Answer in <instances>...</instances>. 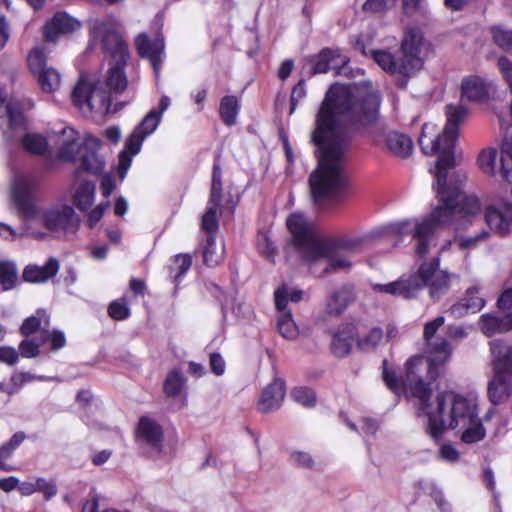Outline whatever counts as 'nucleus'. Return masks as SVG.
I'll return each instance as SVG.
<instances>
[{"label": "nucleus", "mask_w": 512, "mask_h": 512, "mask_svg": "<svg viewBox=\"0 0 512 512\" xmlns=\"http://www.w3.org/2000/svg\"><path fill=\"white\" fill-rule=\"evenodd\" d=\"M380 98L355 86L335 83L316 114L311 140L319 153L318 167L309 177L317 206L338 202L347 184L345 159L356 126L376 122Z\"/></svg>", "instance_id": "obj_1"}, {"label": "nucleus", "mask_w": 512, "mask_h": 512, "mask_svg": "<svg viewBox=\"0 0 512 512\" xmlns=\"http://www.w3.org/2000/svg\"><path fill=\"white\" fill-rule=\"evenodd\" d=\"M467 109L461 105L449 104L446 106L447 122L441 134L436 137V126L424 124L419 137V145L427 155H438L435 168L430 170L434 175L436 190L440 205L429 217L418 220H405L393 225L398 234H412L415 241V253L419 257L426 256L431 247L436 245L437 232L441 225L452 222L456 217L473 216L480 211V201L473 194H466L462 184L466 180L465 174L453 173L448 170L455 165L454 148L458 138L459 125L464 121Z\"/></svg>", "instance_id": "obj_2"}, {"label": "nucleus", "mask_w": 512, "mask_h": 512, "mask_svg": "<svg viewBox=\"0 0 512 512\" xmlns=\"http://www.w3.org/2000/svg\"><path fill=\"white\" fill-rule=\"evenodd\" d=\"M410 372L403 382L388 367V361L383 360V380L386 386L395 394L403 391L405 386L411 395L419 400L420 410L427 416L426 432L438 441L448 429H456L457 424L465 423L464 413H468L472 400L452 391L437 394L434 402H430L432 394L431 382L428 378L429 365L422 359L411 362Z\"/></svg>", "instance_id": "obj_3"}, {"label": "nucleus", "mask_w": 512, "mask_h": 512, "mask_svg": "<svg viewBox=\"0 0 512 512\" xmlns=\"http://www.w3.org/2000/svg\"><path fill=\"white\" fill-rule=\"evenodd\" d=\"M115 65L109 68L104 81H90L81 75L72 91L71 99L75 107L82 113L105 114L112 105V93H122L126 90L128 81L125 74L127 61L114 59Z\"/></svg>", "instance_id": "obj_4"}, {"label": "nucleus", "mask_w": 512, "mask_h": 512, "mask_svg": "<svg viewBox=\"0 0 512 512\" xmlns=\"http://www.w3.org/2000/svg\"><path fill=\"white\" fill-rule=\"evenodd\" d=\"M425 48L422 32L410 28L404 33L397 55L386 50H371L369 54L385 72L395 76L397 87L404 89L409 78L422 69V52Z\"/></svg>", "instance_id": "obj_5"}, {"label": "nucleus", "mask_w": 512, "mask_h": 512, "mask_svg": "<svg viewBox=\"0 0 512 512\" xmlns=\"http://www.w3.org/2000/svg\"><path fill=\"white\" fill-rule=\"evenodd\" d=\"M24 339L19 343L20 354L24 358H36L41 354V347L48 345V352H55L66 345L64 332L50 330V314L43 308L27 317L19 328Z\"/></svg>", "instance_id": "obj_6"}, {"label": "nucleus", "mask_w": 512, "mask_h": 512, "mask_svg": "<svg viewBox=\"0 0 512 512\" xmlns=\"http://www.w3.org/2000/svg\"><path fill=\"white\" fill-rule=\"evenodd\" d=\"M365 242L361 236H345L336 239H322L315 259L310 265V273L322 277L330 271L350 268L349 254L358 252Z\"/></svg>", "instance_id": "obj_7"}, {"label": "nucleus", "mask_w": 512, "mask_h": 512, "mask_svg": "<svg viewBox=\"0 0 512 512\" xmlns=\"http://www.w3.org/2000/svg\"><path fill=\"white\" fill-rule=\"evenodd\" d=\"M92 41H99L103 51L113 59L128 61L130 57L126 40L120 33L121 22L110 14L102 18L91 19L88 23Z\"/></svg>", "instance_id": "obj_8"}, {"label": "nucleus", "mask_w": 512, "mask_h": 512, "mask_svg": "<svg viewBox=\"0 0 512 512\" xmlns=\"http://www.w3.org/2000/svg\"><path fill=\"white\" fill-rule=\"evenodd\" d=\"M445 318L438 316L434 320L429 321L424 326L423 336L426 341L428 358L424 356H414L410 358L406 364V376L410 372V366H415L411 362L416 359H422L429 365L428 378L436 380L441 374V367L445 365L452 354V347L444 338H435L437 330L444 324Z\"/></svg>", "instance_id": "obj_9"}, {"label": "nucleus", "mask_w": 512, "mask_h": 512, "mask_svg": "<svg viewBox=\"0 0 512 512\" xmlns=\"http://www.w3.org/2000/svg\"><path fill=\"white\" fill-rule=\"evenodd\" d=\"M237 201L238 200L230 193L223 195L222 170L219 160L215 161L212 171L210 196L200 224L201 230L206 233V236L216 237L219 231V214L221 205L233 213L237 205Z\"/></svg>", "instance_id": "obj_10"}, {"label": "nucleus", "mask_w": 512, "mask_h": 512, "mask_svg": "<svg viewBox=\"0 0 512 512\" xmlns=\"http://www.w3.org/2000/svg\"><path fill=\"white\" fill-rule=\"evenodd\" d=\"M477 164L483 173L512 184V138L503 140L500 156L493 147L481 150Z\"/></svg>", "instance_id": "obj_11"}, {"label": "nucleus", "mask_w": 512, "mask_h": 512, "mask_svg": "<svg viewBox=\"0 0 512 512\" xmlns=\"http://www.w3.org/2000/svg\"><path fill=\"white\" fill-rule=\"evenodd\" d=\"M160 120L161 112L151 109L128 136L124 149L119 154L118 169L121 178L128 170L132 157L140 151L144 139L156 130Z\"/></svg>", "instance_id": "obj_12"}, {"label": "nucleus", "mask_w": 512, "mask_h": 512, "mask_svg": "<svg viewBox=\"0 0 512 512\" xmlns=\"http://www.w3.org/2000/svg\"><path fill=\"white\" fill-rule=\"evenodd\" d=\"M287 227L294 237V242L302 254V257L310 265L315 259L322 238H320L314 230L311 223L302 213H294L287 219Z\"/></svg>", "instance_id": "obj_13"}, {"label": "nucleus", "mask_w": 512, "mask_h": 512, "mask_svg": "<svg viewBox=\"0 0 512 512\" xmlns=\"http://www.w3.org/2000/svg\"><path fill=\"white\" fill-rule=\"evenodd\" d=\"M43 226L55 234H75L79 228V218L74 209L66 204L56 205L41 212Z\"/></svg>", "instance_id": "obj_14"}, {"label": "nucleus", "mask_w": 512, "mask_h": 512, "mask_svg": "<svg viewBox=\"0 0 512 512\" xmlns=\"http://www.w3.org/2000/svg\"><path fill=\"white\" fill-rule=\"evenodd\" d=\"M414 276H420L422 279L421 289L424 286L429 287V293L432 298H439L445 294L450 287V275L447 271L439 270V258H434L430 263H423Z\"/></svg>", "instance_id": "obj_15"}, {"label": "nucleus", "mask_w": 512, "mask_h": 512, "mask_svg": "<svg viewBox=\"0 0 512 512\" xmlns=\"http://www.w3.org/2000/svg\"><path fill=\"white\" fill-rule=\"evenodd\" d=\"M54 143L57 147V158L62 162L73 163L84 148L80 134L70 126L63 127L55 133Z\"/></svg>", "instance_id": "obj_16"}, {"label": "nucleus", "mask_w": 512, "mask_h": 512, "mask_svg": "<svg viewBox=\"0 0 512 512\" xmlns=\"http://www.w3.org/2000/svg\"><path fill=\"white\" fill-rule=\"evenodd\" d=\"M164 47V38L161 33H157L154 39H150L146 33H140L135 38L137 53L151 62L156 75L159 74L162 66Z\"/></svg>", "instance_id": "obj_17"}, {"label": "nucleus", "mask_w": 512, "mask_h": 512, "mask_svg": "<svg viewBox=\"0 0 512 512\" xmlns=\"http://www.w3.org/2000/svg\"><path fill=\"white\" fill-rule=\"evenodd\" d=\"M349 62L347 56L342 55L339 49L323 48L318 54L308 59L309 74L327 73L334 69L340 73V69Z\"/></svg>", "instance_id": "obj_18"}, {"label": "nucleus", "mask_w": 512, "mask_h": 512, "mask_svg": "<svg viewBox=\"0 0 512 512\" xmlns=\"http://www.w3.org/2000/svg\"><path fill=\"white\" fill-rule=\"evenodd\" d=\"M81 22L64 11L56 12L46 21L43 37L47 42H56L61 35H69L79 30Z\"/></svg>", "instance_id": "obj_19"}, {"label": "nucleus", "mask_w": 512, "mask_h": 512, "mask_svg": "<svg viewBox=\"0 0 512 512\" xmlns=\"http://www.w3.org/2000/svg\"><path fill=\"white\" fill-rule=\"evenodd\" d=\"M136 440L142 446H146L156 452H161L163 441L162 427L154 419L143 416L138 422Z\"/></svg>", "instance_id": "obj_20"}, {"label": "nucleus", "mask_w": 512, "mask_h": 512, "mask_svg": "<svg viewBox=\"0 0 512 512\" xmlns=\"http://www.w3.org/2000/svg\"><path fill=\"white\" fill-rule=\"evenodd\" d=\"M469 412L464 413L465 423H458L457 428L462 431L461 441L465 444H474L482 441L486 436V430L478 416L477 405L473 401L469 406Z\"/></svg>", "instance_id": "obj_21"}, {"label": "nucleus", "mask_w": 512, "mask_h": 512, "mask_svg": "<svg viewBox=\"0 0 512 512\" xmlns=\"http://www.w3.org/2000/svg\"><path fill=\"white\" fill-rule=\"evenodd\" d=\"M376 145L384 144L386 150L395 157L407 158L412 154L413 142L406 134L389 131L383 136H375Z\"/></svg>", "instance_id": "obj_22"}, {"label": "nucleus", "mask_w": 512, "mask_h": 512, "mask_svg": "<svg viewBox=\"0 0 512 512\" xmlns=\"http://www.w3.org/2000/svg\"><path fill=\"white\" fill-rule=\"evenodd\" d=\"M495 92L492 82H487L479 76H470L463 79L461 84V99L471 102H484L491 93Z\"/></svg>", "instance_id": "obj_23"}, {"label": "nucleus", "mask_w": 512, "mask_h": 512, "mask_svg": "<svg viewBox=\"0 0 512 512\" xmlns=\"http://www.w3.org/2000/svg\"><path fill=\"white\" fill-rule=\"evenodd\" d=\"M422 282L423 281L420 276H414V274H411L408 277H401L397 281L388 284H376L374 288L377 291L394 296L412 298L421 290Z\"/></svg>", "instance_id": "obj_24"}, {"label": "nucleus", "mask_w": 512, "mask_h": 512, "mask_svg": "<svg viewBox=\"0 0 512 512\" xmlns=\"http://www.w3.org/2000/svg\"><path fill=\"white\" fill-rule=\"evenodd\" d=\"M480 331L487 337H493L497 334H503L512 330V312L503 313H485L478 320Z\"/></svg>", "instance_id": "obj_25"}, {"label": "nucleus", "mask_w": 512, "mask_h": 512, "mask_svg": "<svg viewBox=\"0 0 512 512\" xmlns=\"http://www.w3.org/2000/svg\"><path fill=\"white\" fill-rule=\"evenodd\" d=\"M83 143L85 153L81 157V169L90 174H100L105 166L103 159L96 152L101 146V140L91 134H86Z\"/></svg>", "instance_id": "obj_26"}, {"label": "nucleus", "mask_w": 512, "mask_h": 512, "mask_svg": "<svg viewBox=\"0 0 512 512\" xmlns=\"http://www.w3.org/2000/svg\"><path fill=\"white\" fill-rule=\"evenodd\" d=\"M478 286H472L465 291L464 296L453 304L449 312L454 318H461L467 313H477L486 304V301L479 293Z\"/></svg>", "instance_id": "obj_27"}, {"label": "nucleus", "mask_w": 512, "mask_h": 512, "mask_svg": "<svg viewBox=\"0 0 512 512\" xmlns=\"http://www.w3.org/2000/svg\"><path fill=\"white\" fill-rule=\"evenodd\" d=\"M488 383L487 394L489 401L494 405L504 404L512 397V377L493 371Z\"/></svg>", "instance_id": "obj_28"}, {"label": "nucleus", "mask_w": 512, "mask_h": 512, "mask_svg": "<svg viewBox=\"0 0 512 512\" xmlns=\"http://www.w3.org/2000/svg\"><path fill=\"white\" fill-rule=\"evenodd\" d=\"M485 221L500 235H506L512 225V203L505 202L501 209L490 206L485 211Z\"/></svg>", "instance_id": "obj_29"}, {"label": "nucleus", "mask_w": 512, "mask_h": 512, "mask_svg": "<svg viewBox=\"0 0 512 512\" xmlns=\"http://www.w3.org/2000/svg\"><path fill=\"white\" fill-rule=\"evenodd\" d=\"M358 328L355 324L348 323L342 325L333 335L331 350L337 357L348 355L352 348V343L358 336Z\"/></svg>", "instance_id": "obj_30"}, {"label": "nucleus", "mask_w": 512, "mask_h": 512, "mask_svg": "<svg viewBox=\"0 0 512 512\" xmlns=\"http://www.w3.org/2000/svg\"><path fill=\"white\" fill-rule=\"evenodd\" d=\"M59 268V261L54 257H50L43 266L36 264L27 265L22 272V278L29 283L47 282L58 273Z\"/></svg>", "instance_id": "obj_31"}, {"label": "nucleus", "mask_w": 512, "mask_h": 512, "mask_svg": "<svg viewBox=\"0 0 512 512\" xmlns=\"http://www.w3.org/2000/svg\"><path fill=\"white\" fill-rule=\"evenodd\" d=\"M284 395V381L277 378L263 389L260 400L258 401V410L271 412L278 409L283 402Z\"/></svg>", "instance_id": "obj_32"}, {"label": "nucleus", "mask_w": 512, "mask_h": 512, "mask_svg": "<svg viewBox=\"0 0 512 512\" xmlns=\"http://www.w3.org/2000/svg\"><path fill=\"white\" fill-rule=\"evenodd\" d=\"M489 344L493 371L512 377V346H505L501 340H493Z\"/></svg>", "instance_id": "obj_33"}, {"label": "nucleus", "mask_w": 512, "mask_h": 512, "mask_svg": "<svg viewBox=\"0 0 512 512\" xmlns=\"http://www.w3.org/2000/svg\"><path fill=\"white\" fill-rule=\"evenodd\" d=\"M194 254H201L204 265L215 267L223 262L225 247L224 244L220 246L216 244V237L206 236L204 240L200 241Z\"/></svg>", "instance_id": "obj_34"}, {"label": "nucleus", "mask_w": 512, "mask_h": 512, "mask_svg": "<svg viewBox=\"0 0 512 512\" xmlns=\"http://www.w3.org/2000/svg\"><path fill=\"white\" fill-rule=\"evenodd\" d=\"M355 293L353 286L343 285L333 291L327 300V312L340 315L354 301Z\"/></svg>", "instance_id": "obj_35"}, {"label": "nucleus", "mask_w": 512, "mask_h": 512, "mask_svg": "<svg viewBox=\"0 0 512 512\" xmlns=\"http://www.w3.org/2000/svg\"><path fill=\"white\" fill-rule=\"evenodd\" d=\"M186 379L179 369L170 371L163 383V390L169 398H182L186 401Z\"/></svg>", "instance_id": "obj_36"}, {"label": "nucleus", "mask_w": 512, "mask_h": 512, "mask_svg": "<svg viewBox=\"0 0 512 512\" xmlns=\"http://www.w3.org/2000/svg\"><path fill=\"white\" fill-rule=\"evenodd\" d=\"M27 438L23 431H18L12 437L0 446V471L10 472L15 468L9 463L14 451L23 443Z\"/></svg>", "instance_id": "obj_37"}, {"label": "nucleus", "mask_w": 512, "mask_h": 512, "mask_svg": "<svg viewBox=\"0 0 512 512\" xmlns=\"http://www.w3.org/2000/svg\"><path fill=\"white\" fill-rule=\"evenodd\" d=\"M192 266V256L189 253H180L172 258V263L168 267L170 280L175 284V290L182 278Z\"/></svg>", "instance_id": "obj_38"}, {"label": "nucleus", "mask_w": 512, "mask_h": 512, "mask_svg": "<svg viewBox=\"0 0 512 512\" xmlns=\"http://www.w3.org/2000/svg\"><path fill=\"white\" fill-rule=\"evenodd\" d=\"M304 291L298 288H292L282 285L274 292L275 305L277 311L286 309L288 302L298 303L303 299Z\"/></svg>", "instance_id": "obj_39"}, {"label": "nucleus", "mask_w": 512, "mask_h": 512, "mask_svg": "<svg viewBox=\"0 0 512 512\" xmlns=\"http://www.w3.org/2000/svg\"><path fill=\"white\" fill-rule=\"evenodd\" d=\"M95 199V185L92 182H83L75 191L73 201L75 206L81 210H88Z\"/></svg>", "instance_id": "obj_40"}, {"label": "nucleus", "mask_w": 512, "mask_h": 512, "mask_svg": "<svg viewBox=\"0 0 512 512\" xmlns=\"http://www.w3.org/2000/svg\"><path fill=\"white\" fill-rule=\"evenodd\" d=\"M279 315L277 318V329L279 333L288 340H293L298 336V327L294 322L292 313L290 310L283 309L278 311Z\"/></svg>", "instance_id": "obj_41"}, {"label": "nucleus", "mask_w": 512, "mask_h": 512, "mask_svg": "<svg viewBox=\"0 0 512 512\" xmlns=\"http://www.w3.org/2000/svg\"><path fill=\"white\" fill-rule=\"evenodd\" d=\"M238 110L239 102L235 96H225L222 98L219 114L224 124L228 126L235 124Z\"/></svg>", "instance_id": "obj_42"}, {"label": "nucleus", "mask_w": 512, "mask_h": 512, "mask_svg": "<svg viewBox=\"0 0 512 512\" xmlns=\"http://www.w3.org/2000/svg\"><path fill=\"white\" fill-rule=\"evenodd\" d=\"M47 54L48 52L43 47H34L30 50L27 55V64L33 75L36 76L49 68L47 67Z\"/></svg>", "instance_id": "obj_43"}, {"label": "nucleus", "mask_w": 512, "mask_h": 512, "mask_svg": "<svg viewBox=\"0 0 512 512\" xmlns=\"http://www.w3.org/2000/svg\"><path fill=\"white\" fill-rule=\"evenodd\" d=\"M36 76L41 89L47 93L55 92L61 85V76L59 72L52 67L43 70Z\"/></svg>", "instance_id": "obj_44"}, {"label": "nucleus", "mask_w": 512, "mask_h": 512, "mask_svg": "<svg viewBox=\"0 0 512 512\" xmlns=\"http://www.w3.org/2000/svg\"><path fill=\"white\" fill-rule=\"evenodd\" d=\"M22 145L26 151L35 155H42L48 149L46 138L37 133H27L22 138Z\"/></svg>", "instance_id": "obj_45"}, {"label": "nucleus", "mask_w": 512, "mask_h": 512, "mask_svg": "<svg viewBox=\"0 0 512 512\" xmlns=\"http://www.w3.org/2000/svg\"><path fill=\"white\" fill-rule=\"evenodd\" d=\"M493 42L505 52L512 54V29H505L501 25L490 27Z\"/></svg>", "instance_id": "obj_46"}, {"label": "nucleus", "mask_w": 512, "mask_h": 512, "mask_svg": "<svg viewBox=\"0 0 512 512\" xmlns=\"http://www.w3.org/2000/svg\"><path fill=\"white\" fill-rule=\"evenodd\" d=\"M356 339L357 346L361 351H372L383 339V330L379 327H373L365 335H358Z\"/></svg>", "instance_id": "obj_47"}, {"label": "nucleus", "mask_w": 512, "mask_h": 512, "mask_svg": "<svg viewBox=\"0 0 512 512\" xmlns=\"http://www.w3.org/2000/svg\"><path fill=\"white\" fill-rule=\"evenodd\" d=\"M107 313L110 318L115 321H123L130 317L131 311L129 301L126 296H122L113 300L107 308Z\"/></svg>", "instance_id": "obj_48"}, {"label": "nucleus", "mask_w": 512, "mask_h": 512, "mask_svg": "<svg viewBox=\"0 0 512 512\" xmlns=\"http://www.w3.org/2000/svg\"><path fill=\"white\" fill-rule=\"evenodd\" d=\"M17 282V269L14 263L0 261V284L4 290H9Z\"/></svg>", "instance_id": "obj_49"}, {"label": "nucleus", "mask_w": 512, "mask_h": 512, "mask_svg": "<svg viewBox=\"0 0 512 512\" xmlns=\"http://www.w3.org/2000/svg\"><path fill=\"white\" fill-rule=\"evenodd\" d=\"M6 112L9 120V126L12 130L24 128L25 117L21 105L18 102L10 101L6 105Z\"/></svg>", "instance_id": "obj_50"}, {"label": "nucleus", "mask_w": 512, "mask_h": 512, "mask_svg": "<svg viewBox=\"0 0 512 512\" xmlns=\"http://www.w3.org/2000/svg\"><path fill=\"white\" fill-rule=\"evenodd\" d=\"M291 397L295 402L306 407H312L316 402L315 392L308 387H295L291 391Z\"/></svg>", "instance_id": "obj_51"}, {"label": "nucleus", "mask_w": 512, "mask_h": 512, "mask_svg": "<svg viewBox=\"0 0 512 512\" xmlns=\"http://www.w3.org/2000/svg\"><path fill=\"white\" fill-rule=\"evenodd\" d=\"M110 207V201L105 200L98 204L94 209H92L87 218V224L90 228H93L97 225V223L101 220L104 213Z\"/></svg>", "instance_id": "obj_52"}, {"label": "nucleus", "mask_w": 512, "mask_h": 512, "mask_svg": "<svg viewBox=\"0 0 512 512\" xmlns=\"http://www.w3.org/2000/svg\"><path fill=\"white\" fill-rule=\"evenodd\" d=\"M306 96V88L304 80H300L292 89L290 97V114L294 113L298 103Z\"/></svg>", "instance_id": "obj_53"}, {"label": "nucleus", "mask_w": 512, "mask_h": 512, "mask_svg": "<svg viewBox=\"0 0 512 512\" xmlns=\"http://www.w3.org/2000/svg\"><path fill=\"white\" fill-rule=\"evenodd\" d=\"M36 492H42L46 499H50L57 493L55 482L47 481L44 478H37L35 480Z\"/></svg>", "instance_id": "obj_54"}, {"label": "nucleus", "mask_w": 512, "mask_h": 512, "mask_svg": "<svg viewBox=\"0 0 512 512\" xmlns=\"http://www.w3.org/2000/svg\"><path fill=\"white\" fill-rule=\"evenodd\" d=\"M20 351L10 346L0 347V362L7 365H15L19 360Z\"/></svg>", "instance_id": "obj_55"}, {"label": "nucleus", "mask_w": 512, "mask_h": 512, "mask_svg": "<svg viewBox=\"0 0 512 512\" xmlns=\"http://www.w3.org/2000/svg\"><path fill=\"white\" fill-rule=\"evenodd\" d=\"M290 458L293 464L301 468L311 469L314 466L312 457L306 452L294 451L291 453Z\"/></svg>", "instance_id": "obj_56"}, {"label": "nucleus", "mask_w": 512, "mask_h": 512, "mask_svg": "<svg viewBox=\"0 0 512 512\" xmlns=\"http://www.w3.org/2000/svg\"><path fill=\"white\" fill-rule=\"evenodd\" d=\"M209 365L211 372L216 376H221L225 372L226 364L223 357L218 352H213L209 356Z\"/></svg>", "instance_id": "obj_57"}, {"label": "nucleus", "mask_w": 512, "mask_h": 512, "mask_svg": "<svg viewBox=\"0 0 512 512\" xmlns=\"http://www.w3.org/2000/svg\"><path fill=\"white\" fill-rule=\"evenodd\" d=\"M497 66L512 93V61H510L507 57L502 56L498 59Z\"/></svg>", "instance_id": "obj_58"}, {"label": "nucleus", "mask_w": 512, "mask_h": 512, "mask_svg": "<svg viewBox=\"0 0 512 512\" xmlns=\"http://www.w3.org/2000/svg\"><path fill=\"white\" fill-rule=\"evenodd\" d=\"M34 380H43V377L31 374L29 372H17L11 377L12 384L18 387H22L26 383L32 382Z\"/></svg>", "instance_id": "obj_59"}, {"label": "nucleus", "mask_w": 512, "mask_h": 512, "mask_svg": "<svg viewBox=\"0 0 512 512\" xmlns=\"http://www.w3.org/2000/svg\"><path fill=\"white\" fill-rule=\"evenodd\" d=\"M439 455L441 459L452 463L457 462L460 458L458 450L450 444L441 445Z\"/></svg>", "instance_id": "obj_60"}, {"label": "nucleus", "mask_w": 512, "mask_h": 512, "mask_svg": "<svg viewBox=\"0 0 512 512\" xmlns=\"http://www.w3.org/2000/svg\"><path fill=\"white\" fill-rule=\"evenodd\" d=\"M115 188H116V183H115L114 177L111 174H105L102 177L100 189H101L102 195L104 196V198H106V200H108V198L113 193Z\"/></svg>", "instance_id": "obj_61"}, {"label": "nucleus", "mask_w": 512, "mask_h": 512, "mask_svg": "<svg viewBox=\"0 0 512 512\" xmlns=\"http://www.w3.org/2000/svg\"><path fill=\"white\" fill-rule=\"evenodd\" d=\"M488 236H489V233L484 230L480 234H478L474 237L461 238L459 241V247H460V249L474 248L477 245L478 241L484 240V239L488 238Z\"/></svg>", "instance_id": "obj_62"}, {"label": "nucleus", "mask_w": 512, "mask_h": 512, "mask_svg": "<svg viewBox=\"0 0 512 512\" xmlns=\"http://www.w3.org/2000/svg\"><path fill=\"white\" fill-rule=\"evenodd\" d=\"M386 9V0H367L363 4V10L366 12L378 13Z\"/></svg>", "instance_id": "obj_63"}, {"label": "nucleus", "mask_w": 512, "mask_h": 512, "mask_svg": "<svg viewBox=\"0 0 512 512\" xmlns=\"http://www.w3.org/2000/svg\"><path fill=\"white\" fill-rule=\"evenodd\" d=\"M129 288L135 296H143L147 290L145 281L138 278L130 279Z\"/></svg>", "instance_id": "obj_64"}]
</instances>
